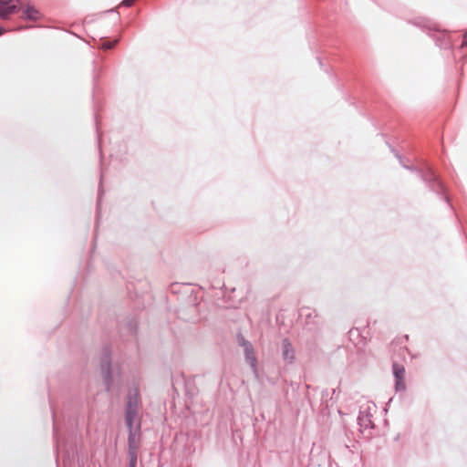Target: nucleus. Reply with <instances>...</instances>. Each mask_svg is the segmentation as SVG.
I'll return each mask as SVG.
<instances>
[{
    "label": "nucleus",
    "instance_id": "f257e3e1",
    "mask_svg": "<svg viewBox=\"0 0 467 467\" xmlns=\"http://www.w3.org/2000/svg\"><path fill=\"white\" fill-rule=\"evenodd\" d=\"M130 429L128 439L130 467H136L137 454L140 445V424H134Z\"/></svg>",
    "mask_w": 467,
    "mask_h": 467
},
{
    "label": "nucleus",
    "instance_id": "f03ea898",
    "mask_svg": "<svg viewBox=\"0 0 467 467\" xmlns=\"http://www.w3.org/2000/svg\"><path fill=\"white\" fill-rule=\"evenodd\" d=\"M140 409V399L137 390L130 393L129 396L127 410H126V422L129 428H131L134 424H140L138 417Z\"/></svg>",
    "mask_w": 467,
    "mask_h": 467
},
{
    "label": "nucleus",
    "instance_id": "7ed1b4c3",
    "mask_svg": "<svg viewBox=\"0 0 467 467\" xmlns=\"http://www.w3.org/2000/svg\"><path fill=\"white\" fill-rule=\"evenodd\" d=\"M393 374L396 378V389L404 390L405 386V368L396 362L393 363Z\"/></svg>",
    "mask_w": 467,
    "mask_h": 467
},
{
    "label": "nucleus",
    "instance_id": "20e7f679",
    "mask_svg": "<svg viewBox=\"0 0 467 467\" xmlns=\"http://www.w3.org/2000/svg\"><path fill=\"white\" fill-rule=\"evenodd\" d=\"M17 7L15 4H12L11 1L7 0H0V17L7 18L11 14L16 13Z\"/></svg>",
    "mask_w": 467,
    "mask_h": 467
},
{
    "label": "nucleus",
    "instance_id": "39448f33",
    "mask_svg": "<svg viewBox=\"0 0 467 467\" xmlns=\"http://www.w3.org/2000/svg\"><path fill=\"white\" fill-rule=\"evenodd\" d=\"M283 357L289 362L294 359V348L292 344L287 339L283 341Z\"/></svg>",
    "mask_w": 467,
    "mask_h": 467
},
{
    "label": "nucleus",
    "instance_id": "423d86ee",
    "mask_svg": "<svg viewBox=\"0 0 467 467\" xmlns=\"http://www.w3.org/2000/svg\"><path fill=\"white\" fill-rule=\"evenodd\" d=\"M245 358L247 362L251 365L252 368H255L256 358L254 354L253 348L249 343H245Z\"/></svg>",
    "mask_w": 467,
    "mask_h": 467
},
{
    "label": "nucleus",
    "instance_id": "0eeeda50",
    "mask_svg": "<svg viewBox=\"0 0 467 467\" xmlns=\"http://www.w3.org/2000/svg\"><path fill=\"white\" fill-rule=\"evenodd\" d=\"M24 13L27 18L32 20H36L38 17V12L34 7H26Z\"/></svg>",
    "mask_w": 467,
    "mask_h": 467
},
{
    "label": "nucleus",
    "instance_id": "6e6552de",
    "mask_svg": "<svg viewBox=\"0 0 467 467\" xmlns=\"http://www.w3.org/2000/svg\"><path fill=\"white\" fill-rule=\"evenodd\" d=\"M117 43V40L115 41H107V40H104L102 43H101V48L103 49H110L112 48Z\"/></svg>",
    "mask_w": 467,
    "mask_h": 467
},
{
    "label": "nucleus",
    "instance_id": "1a4fd4ad",
    "mask_svg": "<svg viewBox=\"0 0 467 467\" xmlns=\"http://www.w3.org/2000/svg\"><path fill=\"white\" fill-rule=\"evenodd\" d=\"M134 2H135V0H124L120 4V5L131 6L134 4Z\"/></svg>",
    "mask_w": 467,
    "mask_h": 467
},
{
    "label": "nucleus",
    "instance_id": "9d476101",
    "mask_svg": "<svg viewBox=\"0 0 467 467\" xmlns=\"http://www.w3.org/2000/svg\"><path fill=\"white\" fill-rule=\"evenodd\" d=\"M4 29L0 27V36L4 33Z\"/></svg>",
    "mask_w": 467,
    "mask_h": 467
},
{
    "label": "nucleus",
    "instance_id": "9b49d317",
    "mask_svg": "<svg viewBox=\"0 0 467 467\" xmlns=\"http://www.w3.org/2000/svg\"><path fill=\"white\" fill-rule=\"evenodd\" d=\"M404 338H405V340H408V339H409V336H408V335H405V336H404Z\"/></svg>",
    "mask_w": 467,
    "mask_h": 467
}]
</instances>
